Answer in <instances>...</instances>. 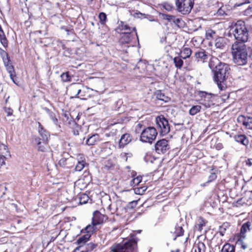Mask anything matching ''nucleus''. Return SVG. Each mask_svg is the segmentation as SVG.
Listing matches in <instances>:
<instances>
[{
  "instance_id": "nucleus-1",
  "label": "nucleus",
  "mask_w": 252,
  "mask_h": 252,
  "mask_svg": "<svg viewBox=\"0 0 252 252\" xmlns=\"http://www.w3.org/2000/svg\"><path fill=\"white\" fill-rule=\"evenodd\" d=\"M209 66L214 73V80L221 91L224 90L227 86L225 83L230 70L229 65L221 62L217 58L212 57L209 63Z\"/></svg>"
},
{
  "instance_id": "nucleus-2",
  "label": "nucleus",
  "mask_w": 252,
  "mask_h": 252,
  "mask_svg": "<svg viewBox=\"0 0 252 252\" xmlns=\"http://www.w3.org/2000/svg\"><path fill=\"white\" fill-rule=\"evenodd\" d=\"M230 33L234 37L236 41L234 43H244L248 42L250 37V32L245 22L238 21L230 26Z\"/></svg>"
},
{
  "instance_id": "nucleus-3",
  "label": "nucleus",
  "mask_w": 252,
  "mask_h": 252,
  "mask_svg": "<svg viewBox=\"0 0 252 252\" xmlns=\"http://www.w3.org/2000/svg\"><path fill=\"white\" fill-rule=\"evenodd\" d=\"M231 54L234 63L238 65H245L248 62L249 55L247 46L244 43H233Z\"/></svg>"
},
{
  "instance_id": "nucleus-4",
  "label": "nucleus",
  "mask_w": 252,
  "mask_h": 252,
  "mask_svg": "<svg viewBox=\"0 0 252 252\" xmlns=\"http://www.w3.org/2000/svg\"><path fill=\"white\" fill-rule=\"evenodd\" d=\"M158 134L157 129L152 126H149L142 130L140 140L142 142L152 144L156 139Z\"/></svg>"
},
{
  "instance_id": "nucleus-5",
  "label": "nucleus",
  "mask_w": 252,
  "mask_h": 252,
  "mask_svg": "<svg viewBox=\"0 0 252 252\" xmlns=\"http://www.w3.org/2000/svg\"><path fill=\"white\" fill-rule=\"evenodd\" d=\"M176 6L178 12L184 15L189 14L194 5L193 0H176Z\"/></svg>"
},
{
  "instance_id": "nucleus-6",
  "label": "nucleus",
  "mask_w": 252,
  "mask_h": 252,
  "mask_svg": "<svg viewBox=\"0 0 252 252\" xmlns=\"http://www.w3.org/2000/svg\"><path fill=\"white\" fill-rule=\"evenodd\" d=\"M136 246V242L134 240H129L123 243L116 245V247L112 250L113 252H134V249Z\"/></svg>"
},
{
  "instance_id": "nucleus-7",
  "label": "nucleus",
  "mask_w": 252,
  "mask_h": 252,
  "mask_svg": "<svg viewBox=\"0 0 252 252\" xmlns=\"http://www.w3.org/2000/svg\"><path fill=\"white\" fill-rule=\"evenodd\" d=\"M89 238L90 237H80L76 242L79 246L73 252H88L92 251L95 247L94 244L92 243L86 244Z\"/></svg>"
},
{
  "instance_id": "nucleus-8",
  "label": "nucleus",
  "mask_w": 252,
  "mask_h": 252,
  "mask_svg": "<svg viewBox=\"0 0 252 252\" xmlns=\"http://www.w3.org/2000/svg\"><path fill=\"white\" fill-rule=\"evenodd\" d=\"M156 123L158 127L160 128L161 134L164 135L169 132L170 126L168 121L163 116L160 115L157 117Z\"/></svg>"
},
{
  "instance_id": "nucleus-9",
  "label": "nucleus",
  "mask_w": 252,
  "mask_h": 252,
  "mask_svg": "<svg viewBox=\"0 0 252 252\" xmlns=\"http://www.w3.org/2000/svg\"><path fill=\"white\" fill-rule=\"evenodd\" d=\"M187 228V226L184 221L180 220L179 223L172 225L170 228L171 233L175 234V236H182Z\"/></svg>"
},
{
  "instance_id": "nucleus-10",
  "label": "nucleus",
  "mask_w": 252,
  "mask_h": 252,
  "mask_svg": "<svg viewBox=\"0 0 252 252\" xmlns=\"http://www.w3.org/2000/svg\"><path fill=\"white\" fill-rule=\"evenodd\" d=\"M155 148L158 154L165 153L170 149L168 141L165 139L159 140L156 143Z\"/></svg>"
},
{
  "instance_id": "nucleus-11",
  "label": "nucleus",
  "mask_w": 252,
  "mask_h": 252,
  "mask_svg": "<svg viewBox=\"0 0 252 252\" xmlns=\"http://www.w3.org/2000/svg\"><path fill=\"white\" fill-rule=\"evenodd\" d=\"M209 57V54L203 49L199 50L194 55L195 61L201 63L207 62Z\"/></svg>"
},
{
  "instance_id": "nucleus-12",
  "label": "nucleus",
  "mask_w": 252,
  "mask_h": 252,
  "mask_svg": "<svg viewBox=\"0 0 252 252\" xmlns=\"http://www.w3.org/2000/svg\"><path fill=\"white\" fill-rule=\"evenodd\" d=\"M237 120L238 123L242 124L246 128L252 129V117L241 115Z\"/></svg>"
},
{
  "instance_id": "nucleus-13",
  "label": "nucleus",
  "mask_w": 252,
  "mask_h": 252,
  "mask_svg": "<svg viewBox=\"0 0 252 252\" xmlns=\"http://www.w3.org/2000/svg\"><path fill=\"white\" fill-rule=\"evenodd\" d=\"M37 125L38 126V131L40 136V139L42 140L41 142L42 144L48 143V138L49 137V132L44 129L43 126L40 123L38 122Z\"/></svg>"
},
{
  "instance_id": "nucleus-14",
  "label": "nucleus",
  "mask_w": 252,
  "mask_h": 252,
  "mask_svg": "<svg viewBox=\"0 0 252 252\" xmlns=\"http://www.w3.org/2000/svg\"><path fill=\"white\" fill-rule=\"evenodd\" d=\"M206 224L205 220L201 217H200L198 220V223L195 226L194 230L197 233V236H202L205 234L206 232V230H204L203 232L202 233L203 227L205 226Z\"/></svg>"
},
{
  "instance_id": "nucleus-15",
  "label": "nucleus",
  "mask_w": 252,
  "mask_h": 252,
  "mask_svg": "<svg viewBox=\"0 0 252 252\" xmlns=\"http://www.w3.org/2000/svg\"><path fill=\"white\" fill-rule=\"evenodd\" d=\"M104 218L105 216L103 215L96 211L94 213L92 224L96 226L100 224L103 222Z\"/></svg>"
},
{
  "instance_id": "nucleus-16",
  "label": "nucleus",
  "mask_w": 252,
  "mask_h": 252,
  "mask_svg": "<svg viewBox=\"0 0 252 252\" xmlns=\"http://www.w3.org/2000/svg\"><path fill=\"white\" fill-rule=\"evenodd\" d=\"M73 160L74 159L72 157L63 158L59 160V165L63 168H69L73 165Z\"/></svg>"
},
{
  "instance_id": "nucleus-17",
  "label": "nucleus",
  "mask_w": 252,
  "mask_h": 252,
  "mask_svg": "<svg viewBox=\"0 0 252 252\" xmlns=\"http://www.w3.org/2000/svg\"><path fill=\"white\" fill-rule=\"evenodd\" d=\"M118 32L120 31L122 33L132 32V31L136 32L135 27H131L126 23L121 22L117 28Z\"/></svg>"
},
{
  "instance_id": "nucleus-18",
  "label": "nucleus",
  "mask_w": 252,
  "mask_h": 252,
  "mask_svg": "<svg viewBox=\"0 0 252 252\" xmlns=\"http://www.w3.org/2000/svg\"><path fill=\"white\" fill-rule=\"evenodd\" d=\"M132 136L129 133L123 134L119 140V146L120 148H124L131 141Z\"/></svg>"
},
{
  "instance_id": "nucleus-19",
  "label": "nucleus",
  "mask_w": 252,
  "mask_h": 252,
  "mask_svg": "<svg viewBox=\"0 0 252 252\" xmlns=\"http://www.w3.org/2000/svg\"><path fill=\"white\" fill-rule=\"evenodd\" d=\"M96 225L89 224L84 229L81 230L82 233H86L83 236H91L93 233L97 229Z\"/></svg>"
},
{
  "instance_id": "nucleus-20",
  "label": "nucleus",
  "mask_w": 252,
  "mask_h": 252,
  "mask_svg": "<svg viewBox=\"0 0 252 252\" xmlns=\"http://www.w3.org/2000/svg\"><path fill=\"white\" fill-rule=\"evenodd\" d=\"M230 230V225L227 222L223 223L219 228V233L221 236L228 235Z\"/></svg>"
},
{
  "instance_id": "nucleus-21",
  "label": "nucleus",
  "mask_w": 252,
  "mask_h": 252,
  "mask_svg": "<svg viewBox=\"0 0 252 252\" xmlns=\"http://www.w3.org/2000/svg\"><path fill=\"white\" fill-rule=\"evenodd\" d=\"M34 142L38 146V150L41 152H44L46 150V146L48 143L42 144V140L40 139V137H36L34 138Z\"/></svg>"
},
{
  "instance_id": "nucleus-22",
  "label": "nucleus",
  "mask_w": 252,
  "mask_h": 252,
  "mask_svg": "<svg viewBox=\"0 0 252 252\" xmlns=\"http://www.w3.org/2000/svg\"><path fill=\"white\" fill-rule=\"evenodd\" d=\"M123 35L121 37V41L122 43H129L133 38V34L131 32L122 33Z\"/></svg>"
},
{
  "instance_id": "nucleus-23",
  "label": "nucleus",
  "mask_w": 252,
  "mask_h": 252,
  "mask_svg": "<svg viewBox=\"0 0 252 252\" xmlns=\"http://www.w3.org/2000/svg\"><path fill=\"white\" fill-rule=\"evenodd\" d=\"M235 140L238 143H240L245 146L249 144V140L245 135H237L234 136Z\"/></svg>"
},
{
  "instance_id": "nucleus-24",
  "label": "nucleus",
  "mask_w": 252,
  "mask_h": 252,
  "mask_svg": "<svg viewBox=\"0 0 252 252\" xmlns=\"http://www.w3.org/2000/svg\"><path fill=\"white\" fill-rule=\"evenodd\" d=\"M99 136L98 134H95L90 136L86 141V143L88 145H94L99 140Z\"/></svg>"
},
{
  "instance_id": "nucleus-25",
  "label": "nucleus",
  "mask_w": 252,
  "mask_h": 252,
  "mask_svg": "<svg viewBox=\"0 0 252 252\" xmlns=\"http://www.w3.org/2000/svg\"><path fill=\"white\" fill-rule=\"evenodd\" d=\"M252 222L249 221L243 224L241 228V233L245 234L247 231H249L252 229Z\"/></svg>"
},
{
  "instance_id": "nucleus-26",
  "label": "nucleus",
  "mask_w": 252,
  "mask_h": 252,
  "mask_svg": "<svg viewBox=\"0 0 252 252\" xmlns=\"http://www.w3.org/2000/svg\"><path fill=\"white\" fill-rule=\"evenodd\" d=\"M183 58L180 56L176 57L173 59V62L176 67L181 69L183 64Z\"/></svg>"
},
{
  "instance_id": "nucleus-27",
  "label": "nucleus",
  "mask_w": 252,
  "mask_h": 252,
  "mask_svg": "<svg viewBox=\"0 0 252 252\" xmlns=\"http://www.w3.org/2000/svg\"><path fill=\"white\" fill-rule=\"evenodd\" d=\"M191 54V50L189 48H185L181 52L180 56L184 59H186L188 58H189Z\"/></svg>"
},
{
  "instance_id": "nucleus-28",
  "label": "nucleus",
  "mask_w": 252,
  "mask_h": 252,
  "mask_svg": "<svg viewBox=\"0 0 252 252\" xmlns=\"http://www.w3.org/2000/svg\"><path fill=\"white\" fill-rule=\"evenodd\" d=\"M221 252H235V248L230 244H225L222 247Z\"/></svg>"
},
{
  "instance_id": "nucleus-29",
  "label": "nucleus",
  "mask_w": 252,
  "mask_h": 252,
  "mask_svg": "<svg viewBox=\"0 0 252 252\" xmlns=\"http://www.w3.org/2000/svg\"><path fill=\"white\" fill-rule=\"evenodd\" d=\"M45 110L46 111V113L48 114L51 119L52 120L54 124L55 125L57 126L58 119L57 118H56L55 113L47 108H45Z\"/></svg>"
},
{
  "instance_id": "nucleus-30",
  "label": "nucleus",
  "mask_w": 252,
  "mask_h": 252,
  "mask_svg": "<svg viewBox=\"0 0 252 252\" xmlns=\"http://www.w3.org/2000/svg\"><path fill=\"white\" fill-rule=\"evenodd\" d=\"M122 202L121 200L118 199L116 201L110 204L109 206L110 209L113 208L116 211H117L119 208L122 207Z\"/></svg>"
},
{
  "instance_id": "nucleus-31",
  "label": "nucleus",
  "mask_w": 252,
  "mask_h": 252,
  "mask_svg": "<svg viewBox=\"0 0 252 252\" xmlns=\"http://www.w3.org/2000/svg\"><path fill=\"white\" fill-rule=\"evenodd\" d=\"M201 107L200 105L193 106L189 110V114L190 115L194 116L201 110Z\"/></svg>"
},
{
  "instance_id": "nucleus-32",
  "label": "nucleus",
  "mask_w": 252,
  "mask_h": 252,
  "mask_svg": "<svg viewBox=\"0 0 252 252\" xmlns=\"http://www.w3.org/2000/svg\"><path fill=\"white\" fill-rule=\"evenodd\" d=\"M156 97L157 99L164 101L165 102L167 101L168 97L166 96L164 94H163L161 91H158L156 93Z\"/></svg>"
},
{
  "instance_id": "nucleus-33",
  "label": "nucleus",
  "mask_w": 252,
  "mask_h": 252,
  "mask_svg": "<svg viewBox=\"0 0 252 252\" xmlns=\"http://www.w3.org/2000/svg\"><path fill=\"white\" fill-rule=\"evenodd\" d=\"M0 41L3 46H7V40L3 31H0Z\"/></svg>"
},
{
  "instance_id": "nucleus-34",
  "label": "nucleus",
  "mask_w": 252,
  "mask_h": 252,
  "mask_svg": "<svg viewBox=\"0 0 252 252\" xmlns=\"http://www.w3.org/2000/svg\"><path fill=\"white\" fill-rule=\"evenodd\" d=\"M245 238V237H240V239H239L237 242V244L240 245L241 246V248L243 250L246 249L249 247L248 244L244 242L243 239Z\"/></svg>"
},
{
  "instance_id": "nucleus-35",
  "label": "nucleus",
  "mask_w": 252,
  "mask_h": 252,
  "mask_svg": "<svg viewBox=\"0 0 252 252\" xmlns=\"http://www.w3.org/2000/svg\"><path fill=\"white\" fill-rule=\"evenodd\" d=\"M89 200V197L86 194H82L79 197L80 203L81 204H84L87 203Z\"/></svg>"
},
{
  "instance_id": "nucleus-36",
  "label": "nucleus",
  "mask_w": 252,
  "mask_h": 252,
  "mask_svg": "<svg viewBox=\"0 0 252 252\" xmlns=\"http://www.w3.org/2000/svg\"><path fill=\"white\" fill-rule=\"evenodd\" d=\"M86 163L84 160L78 161L75 167V170L77 171H81L84 168Z\"/></svg>"
},
{
  "instance_id": "nucleus-37",
  "label": "nucleus",
  "mask_w": 252,
  "mask_h": 252,
  "mask_svg": "<svg viewBox=\"0 0 252 252\" xmlns=\"http://www.w3.org/2000/svg\"><path fill=\"white\" fill-rule=\"evenodd\" d=\"M222 38H218L216 40L215 46L217 48H222L224 46Z\"/></svg>"
},
{
  "instance_id": "nucleus-38",
  "label": "nucleus",
  "mask_w": 252,
  "mask_h": 252,
  "mask_svg": "<svg viewBox=\"0 0 252 252\" xmlns=\"http://www.w3.org/2000/svg\"><path fill=\"white\" fill-rule=\"evenodd\" d=\"M142 181V177L138 176L136 178L133 179L130 181V185L132 186H135L138 185Z\"/></svg>"
},
{
  "instance_id": "nucleus-39",
  "label": "nucleus",
  "mask_w": 252,
  "mask_h": 252,
  "mask_svg": "<svg viewBox=\"0 0 252 252\" xmlns=\"http://www.w3.org/2000/svg\"><path fill=\"white\" fill-rule=\"evenodd\" d=\"M199 95L201 97V101H205L206 97H210V93L200 91L199 92Z\"/></svg>"
},
{
  "instance_id": "nucleus-40",
  "label": "nucleus",
  "mask_w": 252,
  "mask_h": 252,
  "mask_svg": "<svg viewBox=\"0 0 252 252\" xmlns=\"http://www.w3.org/2000/svg\"><path fill=\"white\" fill-rule=\"evenodd\" d=\"M61 77L63 82L70 81L71 80V76L68 74V72L63 73L61 75Z\"/></svg>"
},
{
  "instance_id": "nucleus-41",
  "label": "nucleus",
  "mask_w": 252,
  "mask_h": 252,
  "mask_svg": "<svg viewBox=\"0 0 252 252\" xmlns=\"http://www.w3.org/2000/svg\"><path fill=\"white\" fill-rule=\"evenodd\" d=\"M99 18L100 19V22L102 24H104L106 21V15L103 12H101L99 15Z\"/></svg>"
},
{
  "instance_id": "nucleus-42",
  "label": "nucleus",
  "mask_w": 252,
  "mask_h": 252,
  "mask_svg": "<svg viewBox=\"0 0 252 252\" xmlns=\"http://www.w3.org/2000/svg\"><path fill=\"white\" fill-rule=\"evenodd\" d=\"M206 247L203 243L199 242L198 245V252H205Z\"/></svg>"
},
{
  "instance_id": "nucleus-43",
  "label": "nucleus",
  "mask_w": 252,
  "mask_h": 252,
  "mask_svg": "<svg viewBox=\"0 0 252 252\" xmlns=\"http://www.w3.org/2000/svg\"><path fill=\"white\" fill-rule=\"evenodd\" d=\"M146 189H143V188H137L134 189V192L137 194H142Z\"/></svg>"
},
{
  "instance_id": "nucleus-44",
  "label": "nucleus",
  "mask_w": 252,
  "mask_h": 252,
  "mask_svg": "<svg viewBox=\"0 0 252 252\" xmlns=\"http://www.w3.org/2000/svg\"><path fill=\"white\" fill-rule=\"evenodd\" d=\"M215 32L214 31L211 30H208L206 33L207 39H209V38L213 37V35H215Z\"/></svg>"
},
{
  "instance_id": "nucleus-45",
  "label": "nucleus",
  "mask_w": 252,
  "mask_h": 252,
  "mask_svg": "<svg viewBox=\"0 0 252 252\" xmlns=\"http://www.w3.org/2000/svg\"><path fill=\"white\" fill-rule=\"evenodd\" d=\"M4 111L6 113L7 116H11L13 114V110L10 107H5Z\"/></svg>"
},
{
  "instance_id": "nucleus-46",
  "label": "nucleus",
  "mask_w": 252,
  "mask_h": 252,
  "mask_svg": "<svg viewBox=\"0 0 252 252\" xmlns=\"http://www.w3.org/2000/svg\"><path fill=\"white\" fill-rule=\"evenodd\" d=\"M175 24H176L178 27H180L181 26L182 20L179 18H176L174 16V18L172 21Z\"/></svg>"
},
{
  "instance_id": "nucleus-47",
  "label": "nucleus",
  "mask_w": 252,
  "mask_h": 252,
  "mask_svg": "<svg viewBox=\"0 0 252 252\" xmlns=\"http://www.w3.org/2000/svg\"><path fill=\"white\" fill-rule=\"evenodd\" d=\"M5 54L6 56V58L5 59L4 57H3V60L5 66H6L11 63H10V61L8 57V54L6 53H5Z\"/></svg>"
},
{
  "instance_id": "nucleus-48",
  "label": "nucleus",
  "mask_w": 252,
  "mask_h": 252,
  "mask_svg": "<svg viewBox=\"0 0 252 252\" xmlns=\"http://www.w3.org/2000/svg\"><path fill=\"white\" fill-rule=\"evenodd\" d=\"M6 67V69L8 73H13L14 71V67L11 63H10L9 65L5 66Z\"/></svg>"
},
{
  "instance_id": "nucleus-49",
  "label": "nucleus",
  "mask_w": 252,
  "mask_h": 252,
  "mask_svg": "<svg viewBox=\"0 0 252 252\" xmlns=\"http://www.w3.org/2000/svg\"><path fill=\"white\" fill-rule=\"evenodd\" d=\"M174 18V16L171 15H164V18L167 20H168L169 22L173 21V20Z\"/></svg>"
},
{
  "instance_id": "nucleus-50",
  "label": "nucleus",
  "mask_w": 252,
  "mask_h": 252,
  "mask_svg": "<svg viewBox=\"0 0 252 252\" xmlns=\"http://www.w3.org/2000/svg\"><path fill=\"white\" fill-rule=\"evenodd\" d=\"M143 127V125L140 124H138L135 127V131L136 133H139L141 128Z\"/></svg>"
},
{
  "instance_id": "nucleus-51",
  "label": "nucleus",
  "mask_w": 252,
  "mask_h": 252,
  "mask_svg": "<svg viewBox=\"0 0 252 252\" xmlns=\"http://www.w3.org/2000/svg\"><path fill=\"white\" fill-rule=\"evenodd\" d=\"M217 178V175L215 173H212L211 174V175L209 177V180H208V182H211L213 180H214L215 179H216Z\"/></svg>"
},
{
  "instance_id": "nucleus-52",
  "label": "nucleus",
  "mask_w": 252,
  "mask_h": 252,
  "mask_svg": "<svg viewBox=\"0 0 252 252\" xmlns=\"http://www.w3.org/2000/svg\"><path fill=\"white\" fill-rule=\"evenodd\" d=\"M73 89L74 90L77 91V93L75 95V96H74V97L78 98L79 96L78 95L81 93V90L80 89H78L77 85H75L73 87Z\"/></svg>"
},
{
  "instance_id": "nucleus-53",
  "label": "nucleus",
  "mask_w": 252,
  "mask_h": 252,
  "mask_svg": "<svg viewBox=\"0 0 252 252\" xmlns=\"http://www.w3.org/2000/svg\"><path fill=\"white\" fill-rule=\"evenodd\" d=\"M5 158L3 156L0 155V167L5 164Z\"/></svg>"
},
{
  "instance_id": "nucleus-54",
  "label": "nucleus",
  "mask_w": 252,
  "mask_h": 252,
  "mask_svg": "<svg viewBox=\"0 0 252 252\" xmlns=\"http://www.w3.org/2000/svg\"><path fill=\"white\" fill-rule=\"evenodd\" d=\"M245 13L247 14H249V15H252V5L251 7H249V8H247L246 10Z\"/></svg>"
},
{
  "instance_id": "nucleus-55",
  "label": "nucleus",
  "mask_w": 252,
  "mask_h": 252,
  "mask_svg": "<svg viewBox=\"0 0 252 252\" xmlns=\"http://www.w3.org/2000/svg\"><path fill=\"white\" fill-rule=\"evenodd\" d=\"M10 74V78L12 80L13 82L15 83V81L14 80V78L16 76L15 71L13 73H9Z\"/></svg>"
},
{
  "instance_id": "nucleus-56",
  "label": "nucleus",
  "mask_w": 252,
  "mask_h": 252,
  "mask_svg": "<svg viewBox=\"0 0 252 252\" xmlns=\"http://www.w3.org/2000/svg\"><path fill=\"white\" fill-rule=\"evenodd\" d=\"M246 164L249 166H252V159H248L246 161Z\"/></svg>"
},
{
  "instance_id": "nucleus-57",
  "label": "nucleus",
  "mask_w": 252,
  "mask_h": 252,
  "mask_svg": "<svg viewBox=\"0 0 252 252\" xmlns=\"http://www.w3.org/2000/svg\"><path fill=\"white\" fill-rule=\"evenodd\" d=\"M213 95H214L210 93V97H206V101H210Z\"/></svg>"
},
{
  "instance_id": "nucleus-58",
  "label": "nucleus",
  "mask_w": 252,
  "mask_h": 252,
  "mask_svg": "<svg viewBox=\"0 0 252 252\" xmlns=\"http://www.w3.org/2000/svg\"><path fill=\"white\" fill-rule=\"evenodd\" d=\"M222 148V146L221 144H218L217 145V147H216V148L218 149V150H220V149H221V148Z\"/></svg>"
},
{
  "instance_id": "nucleus-59",
  "label": "nucleus",
  "mask_w": 252,
  "mask_h": 252,
  "mask_svg": "<svg viewBox=\"0 0 252 252\" xmlns=\"http://www.w3.org/2000/svg\"><path fill=\"white\" fill-rule=\"evenodd\" d=\"M55 238L56 237H52L50 241L48 243L47 245H48L49 243H51V242H53L55 240Z\"/></svg>"
},
{
  "instance_id": "nucleus-60",
  "label": "nucleus",
  "mask_w": 252,
  "mask_h": 252,
  "mask_svg": "<svg viewBox=\"0 0 252 252\" xmlns=\"http://www.w3.org/2000/svg\"><path fill=\"white\" fill-rule=\"evenodd\" d=\"M0 147H3V148H4L5 150H6V149H7V146H5V145H4V144H1V145H0Z\"/></svg>"
},
{
  "instance_id": "nucleus-61",
  "label": "nucleus",
  "mask_w": 252,
  "mask_h": 252,
  "mask_svg": "<svg viewBox=\"0 0 252 252\" xmlns=\"http://www.w3.org/2000/svg\"><path fill=\"white\" fill-rule=\"evenodd\" d=\"M25 166H26V167H25V169H31V166L30 165L26 164ZM24 168H25L24 166Z\"/></svg>"
},
{
  "instance_id": "nucleus-62",
  "label": "nucleus",
  "mask_w": 252,
  "mask_h": 252,
  "mask_svg": "<svg viewBox=\"0 0 252 252\" xmlns=\"http://www.w3.org/2000/svg\"><path fill=\"white\" fill-rule=\"evenodd\" d=\"M175 125H178V126H182L183 125V123H174Z\"/></svg>"
},
{
  "instance_id": "nucleus-63",
  "label": "nucleus",
  "mask_w": 252,
  "mask_h": 252,
  "mask_svg": "<svg viewBox=\"0 0 252 252\" xmlns=\"http://www.w3.org/2000/svg\"><path fill=\"white\" fill-rule=\"evenodd\" d=\"M201 104L204 105L206 107H210V105L209 104H206L205 102H201Z\"/></svg>"
},
{
  "instance_id": "nucleus-64",
  "label": "nucleus",
  "mask_w": 252,
  "mask_h": 252,
  "mask_svg": "<svg viewBox=\"0 0 252 252\" xmlns=\"http://www.w3.org/2000/svg\"><path fill=\"white\" fill-rule=\"evenodd\" d=\"M180 251L179 249H176L175 251L172 250L170 252H180Z\"/></svg>"
}]
</instances>
